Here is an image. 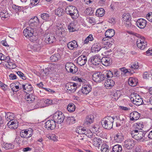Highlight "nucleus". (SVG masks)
<instances>
[{
	"mask_svg": "<svg viewBox=\"0 0 152 152\" xmlns=\"http://www.w3.org/2000/svg\"><path fill=\"white\" fill-rule=\"evenodd\" d=\"M112 75L109 70H104L102 72L96 71L93 74L92 79L95 82L100 83L107 78H111Z\"/></svg>",
	"mask_w": 152,
	"mask_h": 152,
	"instance_id": "1",
	"label": "nucleus"
},
{
	"mask_svg": "<svg viewBox=\"0 0 152 152\" xmlns=\"http://www.w3.org/2000/svg\"><path fill=\"white\" fill-rule=\"evenodd\" d=\"M114 120V117L107 116L103 118L101 121L102 127L106 129H110L113 128Z\"/></svg>",
	"mask_w": 152,
	"mask_h": 152,
	"instance_id": "2",
	"label": "nucleus"
},
{
	"mask_svg": "<svg viewBox=\"0 0 152 152\" xmlns=\"http://www.w3.org/2000/svg\"><path fill=\"white\" fill-rule=\"evenodd\" d=\"M66 13L69 15L73 19H76L79 15V13L77 8L72 6H68L65 9Z\"/></svg>",
	"mask_w": 152,
	"mask_h": 152,
	"instance_id": "3",
	"label": "nucleus"
},
{
	"mask_svg": "<svg viewBox=\"0 0 152 152\" xmlns=\"http://www.w3.org/2000/svg\"><path fill=\"white\" fill-rule=\"evenodd\" d=\"M136 44L137 47L140 49L143 50L147 46V42L145 37L140 36L137 39Z\"/></svg>",
	"mask_w": 152,
	"mask_h": 152,
	"instance_id": "4",
	"label": "nucleus"
},
{
	"mask_svg": "<svg viewBox=\"0 0 152 152\" xmlns=\"http://www.w3.org/2000/svg\"><path fill=\"white\" fill-rule=\"evenodd\" d=\"M101 60L100 57L96 55L91 57L88 61V63L91 66H97L100 64Z\"/></svg>",
	"mask_w": 152,
	"mask_h": 152,
	"instance_id": "5",
	"label": "nucleus"
},
{
	"mask_svg": "<svg viewBox=\"0 0 152 152\" xmlns=\"http://www.w3.org/2000/svg\"><path fill=\"white\" fill-rule=\"evenodd\" d=\"M53 119L56 123L60 124L63 122L64 119V114L61 111L57 112L54 114Z\"/></svg>",
	"mask_w": 152,
	"mask_h": 152,
	"instance_id": "6",
	"label": "nucleus"
},
{
	"mask_svg": "<svg viewBox=\"0 0 152 152\" xmlns=\"http://www.w3.org/2000/svg\"><path fill=\"white\" fill-rule=\"evenodd\" d=\"M114 118L116 121V126L117 127L124 126L126 121V117L123 115L115 116Z\"/></svg>",
	"mask_w": 152,
	"mask_h": 152,
	"instance_id": "7",
	"label": "nucleus"
},
{
	"mask_svg": "<svg viewBox=\"0 0 152 152\" xmlns=\"http://www.w3.org/2000/svg\"><path fill=\"white\" fill-rule=\"evenodd\" d=\"M133 95L134 96L130 98V100L133 103L138 106L142 104L143 100L140 95L136 93L134 94Z\"/></svg>",
	"mask_w": 152,
	"mask_h": 152,
	"instance_id": "8",
	"label": "nucleus"
},
{
	"mask_svg": "<svg viewBox=\"0 0 152 152\" xmlns=\"http://www.w3.org/2000/svg\"><path fill=\"white\" fill-rule=\"evenodd\" d=\"M28 24L30 27H32L35 29H37V28L39 24V20L36 16H34L31 18L28 22Z\"/></svg>",
	"mask_w": 152,
	"mask_h": 152,
	"instance_id": "9",
	"label": "nucleus"
},
{
	"mask_svg": "<svg viewBox=\"0 0 152 152\" xmlns=\"http://www.w3.org/2000/svg\"><path fill=\"white\" fill-rule=\"evenodd\" d=\"M65 68L68 72L72 73H75L78 70L77 68L73 63L71 62L66 63Z\"/></svg>",
	"mask_w": 152,
	"mask_h": 152,
	"instance_id": "10",
	"label": "nucleus"
},
{
	"mask_svg": "<svg viewBox=\"0 0 152 152\" xmlns=\"http://www.w3.org/2000/svg\"><path fill=\"white\" fill-rule=\"evenodd\" d=\"M56 122L53 119L48 120L45 123V127L48 130H53L56 127Z\"/></svg>",
	"mask_w": 152,
	"mask_h": 152,
	"instance_id": "11",
	"label": "nucleus"
},
{
	"mask_svg": "<svg viewBox=\"0 0 152 152\" xmlns=\"http://www.w3.org/2000/svg\"><path fill=\"white\" fill-rule=\"evenodd\" d=\"M44 37V41L47 44L52 43L56 41V38L54 36L50 33L45 34Z\"/></svg>",
	"mask_w": 152,
	"mask_h": 152,
	"instance_id": "12",
	"label": "nucleus"
},
{
	"mask_svg": "<svg viewBox=\"0 0 152 152\" xmlns=\"http://www.w3.org/2000/svg\"><path fill=\"white\" fill-rule=\"evenodd\" d=\"M36 29L32 27H28L25 29L23 31L24 35L26 37H31V35H33L35 34V31Z\"/></svg>",
	"mask_w": 152,
	"mask_h": 152,
	"instance_id": "13",
	"label": "nucleus"
},
{
	"mask_svg": "<svg viewBox=\"0 0 152 152\" xmlns=\"http://www.w3.org/2000/svg\"><path fill=\"white\" fill-rule=\"evenodd\" d=\"M91 86L90 84H85L83 86L81 90H79L78 93L80 94L82 93L84 94H87L91 91Z\"/></svg>",
	"mask_w": 152,
	"mask_h": 152,
	"instance_id": "14",
	"label": "nucleus"
},
{
	"mask_svg": "<svg viewBox=\"0 0 152 152\" xmlns=\"http://www.w3.org/2000/svg\"><path fill=\"white\" fill-rule=\"evenodd\" d=\"M147 21L142 18H140L137 19L136 22V26L140 29H143L146 26Z\"/></svg>",
	"mask_w": 152,
	"mask_h": 152,
	"instance_id": "15",
	"label": "nucleus"
},
{
	"mask_svg": "<svg viewBox=\"0 0 152 152\" xmlns=\"http://www.w3.org/2000/svg\"><path fill=\"white\" fill-rule=\"evenodd\" d=\"M147 132H142L141 131H139L138 133L137 134V136L135 137V139L137 140H139L140 141L143 142L146 139V134Z\"/></svg>",
	"mask_w": 152,
	"mask_h": 152,
	"instance_id": "16",
	"label": "nucleus"
},
{
	"mask_svg": "<svg viewBox=\"0 0 152 152\" xmlns=\"http://www.w3.org/2000/svg\"><path fill=\"white\" fill-rule=\"evenodd\" d=\"M135 142L132 139H128L124 142V147L128 149L132 148L135 145Z\"/></svg>",
	"mask_w": 152,
	"mask_h": 152,
	"instance_id": "17",
	"label": "nucleus"
},
{
	"mask_svg": "<svg viewBox=\"0 0 152 152\" xmlns=\"http://www.w3.org/2000/svg\"><path fill=\"white\" fill-rule=\"evenodd\" d=\"M65 88L67 90L74 92L77 88V84L73 82L68 83L66 84Z\"/></svg>",
	"mask_w": 152,
	"mask_h": 152,
	"instance_id": "18",
	"label": "nucleus"
},
{
	"mask_svg": "<svg viewBox=\"0 0 152 152\" xmlns=\"http://www.w3.org/2000/svg\"><path fill=\"white\" fill-rule=\"evenodd\" d=\"M87 61V57L85 55H81L77 59V63L80 66L84 65Z\"/></svg>",
	"mask_w": 152,
	"mask_h": 152,
	"instance_id": "19",
	"label": "nucleus"
},
{
	"mask_svg": "<svg viewBox=\"0 0 152 152\" xmlns=\"http://www.w3.org/2000/svg\"><path fill=\"white\" fill-rule=\"evenodd\" d=\"M100 62L103 65L108 66L112 64V60L111 58L106 56L102 57Z\"/></svg>",
	"mask_w": 152,
	"mask_h": 152,
	"instance_id": "20",
	"label": "nucleus"
},
{
	"mask_svg": "<svg viewBox=\"0 0 152 152\" xmlns=\"http://www.w3.org/2000/svg\"><path fill=\"white\" fill-rule=\"evenodd\" d=\"M0 16L2 19V18L4 19L9 17V15L5 8L0 7Z\"/></svg>",
	"mask_w": 152,
	"mask_h": 152,
	"instance_id": "21",
	"label": "nucleus"
},
{
	"mask_svg": "<svg viewBox=\"0 0 152 152\" xmlns=\"http://www.w3.org/2000/svg\"><path fill=\"white\" fill-rule=\"evenodd\" d=\"M140 114L136 111L131 113L130 114V120L131 121H136L140 118Z\"/></svg>",
	"mask_w": 152,
	"mask_h": 152,
	"instance_id": "22",
	"label": "nucleus"
},
{
	"mask_svg": "<svg viewBox=\"0 0 152 152\" xmlns=\"http://www.w3.org/2000/svg\"><path fill=\"white\" fill-rule=\"evenodd\" d=\"M115 34V31L113 29H110L107 30L105 32V35L106 38H109L111 40V42L112 41H114L113 39L111 38L113 37Z\"/></svg>",
	"mask_w": 152,
	"mask_h": 152,
	"instance_id": "23",
	"label": "nucleus"
},
{
	"mask_svg": "<svg viewBox=\"0 0 152 152\" xmlns=\"http://www.w3.org/2000/svg\"><path fill=\"white\" fill-rule=\"evenodd\" d=\"M101 44L99 43L96 42L94 43L92 46L91 50L92 52H98L102 48Z\"/></svg>",
	"mask_w": 152,
	"mask_h": 152,
	"instance_id": "24",
	"label": "nucleus"
},
{
	"mask_svg": "<svg viewBox=\"0 0 152 152\" xmlns=\"http://www.w3.org/2000/svg\"><path fill=\"white\" fill-rule=\"evenodd\" d=\"M7 125L9 128L13 129H17L18 126V122L16 120L14 121H9L7 123Z\"/></svg>",
	"mask_w": 152,
	"mask_h": 152,
	"instance_id": "25",
	"label": "nucleus"
},
{
	"mask_svg": "<svg viewBox=\"0 0 152 152\" xmlns=\"http://www.w3.org/2000/svg\"><path fill=\"white\" fill-rule=\"evenodd\" d=\"M124 139V137L121 133H118L115 134L114 137V140L117 142H121Z\"/></svg>",
	"mask_w": 152,
	"mask_h": 152,
	"instance_id": "26",
	"label": "nucleus"
},
{
	"mask_svg": "<svg viewBox=\"0 0 152 152\" xmlns=\"http://www.w3.org/2000/svg\"><path fill=\"white\" fill-rule=\"evenodd\" d=\"M94 117L92 115H89L87 116L84 121V124L86 125H88L91 124L93 122Z\"/></svg>",
	"mask_w": 152,
	"mask_h": 152,
	"instance_id": "27",
	"label": "nucleus"
},
{
	"mask_svg": "<svg viewBox=\"0 0 152 152\" xmlns=\"http://www.w3.org/2000/svg\"><path fill=\"white\" fill-rule=\"evenodd\" d=\"M110 78H107L105 80V81L104 83L105 86L107 87H111L114 85L115 82L114 81L110 79Z\"/></svg>",
	"mask_w": 152,
	"mask_h": 152,
	"instance_id": "28",
	"label": "nucleus"
},
{
	"mask_svg": "<svg viewBox=\"0 0 152 152\" xmlns=\"http://www.w3.org/2000/svg\"><path fill=\"white\" fill-rule=\"evenodd\" d=\"M68 48L70 50H73L74 48H77L78 47L76 41L74 40L69 42L67 44Z\"/></svg>",
	"mask_w": 152,
	"mask_h": 152,
	"instance_id": "29",
	"label": "nucleus"
},
{
	"mask_svg": "<svg viewBox=\"0 0 152 152\" xmlns=\"http://www.w3.org/2000/svg\"><path fill=\"white\" fill-rule=\"evenodd\" d=\"M123 73H121V75L125 76L127 73L132 74L135 72V71H133L132 70L130 69H127L125 67H123L119 69Z\"/></svg>",
	"mask_w": 152,
	"mask_h": 152,
	"instance_id": "30",
	"label": "nucleus"
},
{
	"mask_svg": "<svg viewBox=\"0 0 152 152\" xmlns=\"http://www.w3.org/2000/svg\"><path fill=\"white\" fill-rule=\"evenodd\" d=\"M128 83L130 86H135L138 83L137 79L135 77H130L128 80Z\"/></svg>",
	"mask_w": 152,
	"mask_h": 152,
	"instance_id": "31",
	"label": "nucleus"
},
{
	"mask_svg": "<svg viewBox=\"0 0 152 152\" xmlns=\"http://www.w3.org/2000/svg\"><path fill=\"white\" fill-rule=\"evenodd\" d=\"M30 46L31 49L34 51L39 52L40 51L41 49L40 45L37 42L33 45H30Z\"/></svg>",
	"mask_w": 152,
	"mask_h": 152,
	"instance_id": "32",
	"label": "nucleus"
},
{
	"mask_svg": "<svg viewBox=\"0 0 152 152\" xmlns=\"http://www.w3.org/2000/svg\"><path fill=\"white\" fill-rule=\"evenodd\" d=\"M102 140L99 138L95 137L93 139V143L94 145L96 147H99Z\"/></svg>",
	"mask_w": 152,
	"mask_h": 152,
	"instance_id": "33",
	"label": "nucleus"
},
{
	"mask_svg": "<svg viewBox=\"0 0 152 152\" xmlns=\"http://www.w3.org/2000/svg\"><path fill=\"white\" fill-rule=\"evenodd\" d=\"M22 86L23 90H26L27 91H31L33 90L32 86L29 83L23 84L22 85Z\"/></svg>",
	"mask_w": 152,
	"mask_h": 152,
	"instance_id": "34",
	"label": "nucleus"
},
{
	"mask_svg": "<svg viewBox=\"0 0 152 152\" xmlns=\"http://www.w3.org/2000/svg\"><path fill=\"white\" fill-rule=\"evenodd\" d=\"M55 14L59 17L64 15L65 13V11L62 8L58 7L55 10Z\"/></svg>",
	"mask_w": 152,
	"mask_h": 152,
	"instance_id": "35",
	"label": "nucleus"
},
{
	"mask_svg": "<svg viewBox=\"0 0 152 152\" xmlns=\"http://www.w3.org/2000/svg\"><path fill=\"white\" fill-rule=\"evenodd\" d=\"M76 26L74 22L70 23L68 26V28L70 32H73L76 31Z\"/></svg>",
	"mask_w": 152,
	"mask_h": 152,
	"instance_id": "36",
	"label": "nucleus"
},
{
	"mask_svg": "<svg viewBox=\"0 0 152 152\" xmlns=\"http://www.w3.org/2000/svg\"><path fill=\"white\" fill-rule=\"evenodd\" d=\"M61 58V56L58 53L54 54L50 57V60L52 62H56L59 60Z\"/></svg>",
	"mask_w": 152,
	"mask_h": 152,
	"instance_id": "37",
	"label": "nucleus"
},
{
	"mask_svg": "<svg viewBox=\"0 0 152 152\" xmlns=\"http://www.w3.org/2000/svg\"><path fill=\"white\" fill-rule=\"evenodd\" d=\"M14 114L8 112L6 113L5 117L8 121L10 120V121H12L14 119Z\"/></svg>",
	"mask_w": 152,
	"mask_h": 152,
	"instance_id": "38",
	"label": "nucleus"
},
{
	"mask_svg": "<svg viewBox=\"0 0 152 152\" xmlns=\"http://www.w3.org/2000/svg\"><path fill=\"white\" fill-rule=\"evenodd\" d=\"M143 126L144 125L142 122L140 123H134L133 125L134 129H137L139 131L142 130V129L143 128Z\"/></svg>",
	"mask_w": 152,
	"mask_h": 152,
	"instance_id": "39",
	"label": "nucleus"
},
{
	"mask_svg": "<svg viewBox=\"0 0 152 152\" xmlns=\"http://www.w3.org/2000/svg\"><path fill=\"white\" fill-rule=\"evenodd\" d=\"M64 28L62 27L61 28L59 27L56 31V34L58 35V36L60 37H63L64 33Z\"/></svg>",
	"mask_w": 152,
	"mask_h": 152,
	"instance_id": "40",
	"label": "nucleus"
},
{
	"mask_svg": "<svg viewBox=\"0 0 152 152\" xmlns=\"http://www.w3.org/2000/svg\"><path fill=\"white\" fill-rule=\"evenodd\" d=\"M122 150L121 145L117 144L113 146L112 149V152H121Z\"/></svg>",
	"mask_w": 152,
	"mask_h": 152,
	"instance_id": "41",
	"label": "nucleus"
},
{
	"mask_svg": "<svg viewBox=\"0 0 152 152\" xmlns=\"http://www.w3.org/2000/svg\"><path fill=\"white\" fill-rule=\"evenodd\" d=\"M27 96L25 99L28 103L32 102L35 99V96L33 95L32 94H29L28 95L27 94Z\"/></svg>",
	"mask_w": 152,
	"mask_h": 152,
	"instance_id": "42",
	"label": "nucleus"
},
{
	"mask_svg": "<svg viewBox=\"0 0 152 152\" xmlns=\"http://www.w3.org/2000/svg\"><path fill=\"white\" fill-rule=\"evenodd\" d=\"M67 109L70 112L74 111L75 109V106L73 103L69 104L67 106Z\"/></svg>",
	"mask_w": 152,
	"mask_h": 152,
	"instance_id": "43",
	"label": "nucleus"
},
{
	"mask_svg": "<svg viewBox=\"0 0 152 152\" xmlns=\"http://www.w3.org/2000/svg\"><path fill=\"white\" fill-rule=\"evenodd\" d=\"M40 16L42 19L45 21H48L50 20V15L48 13H43L41 14Z\"/></svg>",
	"mask_w": 152,
	"mask_h": 152,
	"instance_id": "44",
	"label": "nucleus"
},
{
	"mask_svg": "<svg viewBox=\"0 0 152 152\" xmlns=\"http://www.w3.org/2000/svg\"><path fill=\"white\" fill-rule=\"evenodd\" d=\"M66 121L68 124H73L75 122V119L73 117H67Z\"/></svg>",
	"mask_w": 152,
	"mask_h": 152,
	"instance_id": "45",
	"label": "nucleus"
},
{
	"mask_svg": "<svg viewBox=\"0 0 152 152\" xmlns=\"http://www.w3.org/2000/svg\"><path fill=\"white\" fill-rule=\"evenodd\" d=\"M105 13V10L102 8H100L97 10L96 12V15L98 16L102 17L103 16Z\"/></svg>",
	"mask_w": 152,
	"mask_h": 152,
	"instance_id": "46",
	"label": "nucleus"
},
{
	"mask_svg": "<svg viewBox=\"0 0 152 152\" xmlns=\"http://www.w3.org/2000/svg\"><path fill=\"white\" fill-rule=\"evenodd\" d=\"M131 16L129 13H124L122 15V17L123 20L124 21H127L128 20H131Z\"/></svg>",
	"mask_w": 152,
	"mask_h": 152,
	"instance_id": "47",
	"label": "nucleus"
},
{
	"mask_svg": "<svg viewBox=\"0 0 152 152\" xmlns=\"http://www.w3.org/2000/svg\"><path fill=\"white\" fill-rule=\"evenodd\" d=\"M12 8L16 11L20 12L23 11L24 10V7H23L15 5H13L12 6Z\"/></svg>",
	"mask_w": 152,
	"mask_h": 152,
	"instance_id": "48",
	"label": "nucleus"
},
{
	"mask_svg": "<svg viewBox=\"0 0 152 152\" xmlns=\"http://www.w3.org/2000/svg\"><path fill=\"white\" fill-rule=\"evenodd\" d=\"M101 151L102 152H109V146L107 144H103L101 146Z\"/></svg>",
	"mask_w": 152,
	"mask_h": 152,
	"instance_id": "49",
	"label": "nucleus"
},
{
	"mask_svg": "<svg viewBox=\"0 0 152 152\" xmlns=\"http://www.w3.org/2000/svg\"><path fill=\"white\" fill-rule=\"evenodd\" d=\"M10 87L13 92H16L18 91V90H16V89H21L22 88L21 87H20V88L19 86L15 85L14 84L12 83L10 84Z\"/></svg>",
	"mask_w": 152,
	"mask_h": 152,
	"instance_id": "50",
	"label": "nucleus"
},
{
	"mask_svg": "<svg viewBox=\"0 0 152 152\" xmlns=\"http://www.w3.org/2000/svg\"><path fill=\"white\" fill-rule=\"evenodd\" d=\"M139 67L138 62L136 61L134 62L132 65H131L130 66V68L129 69L132 70L133 71H134V70L138 69Z\"/></svg>",
	"mask_w": 152,
	"mask_h": 152,
	"instance_id": "51",
	"label": "nucleus"
},
{
	"mask_svg": "<svg viewBox=\"0 0 152 152\" xmlns=\"http://www.w3.org/2000/svg\"><path fill=\"white\" fill-rule=\"evenodd\" d=\"M29 129H26V138L29 139L30 137H31L33 134L32 132L33 131L32 129L31 128Z\"/></svg>",
	"mask_w": 152,
	"mask_h": 152,
	"instance_id": "52",
	"label": "nucleus"
},
{
	"mask_svg": "<svg viewBox=\"0 0 152 152\" xmlns=\"http://www.w3.org/2000/svg\"><path fill=\"white\" fill-rule=\"evenodd\" d=\"M3 147L6 149H10L14 148V145L11 143H6L3 145Z\"/></svg>",
	"mask_w": 152,
	"mask_h": 152,
	"instance_id": "53",
	"label": "nucleus"
},
{
	"mask_svg": "<svg viewBox=\"0 0 152 152\" xmlns=\"http://www.w3.org/2000/svg\"><path fill=\"white\" fill-rule=\"evenodd\" d=\"M29 38V40L32 42H34V41H36L38 38V36L35 35V34L33 35H31V37H28Z\"/></svg>",
	"mask_w": 152,
	"mask_h": 152,
	"instance_id": "54",
	"label": "nucleus"
},
{
	"mask_svg": "<svg viewBox=\"0 0 152 152\" xmlns=\"http://www.w3.org/2000/svg\"><path fill=\"white\" fill-rule=\"evenodd\" d=\"M113 74V76H113L114 77H118L120 76V72L119 71L117 70H114L113 72L111 71Z\"/></svg>",
	"mask_w": 152,
	"mask_h": 152,
	"instance_id": "55",
	"label": "nucleus"
},
{
	"mask_svg": "<svg viewBox=\"0 0 152 152\" xmlns=\"http://www.w3.org/2000/svg\"><path fill=\"white\" fill-rule=\"evenodd\" d=\"M44 103L45 104V106H47L53 104V101L52 100L47 99L44 101Z\"/></svg>",
	"mask_w": 152,
	"mask_h": 152,
	"instance_id": "56",
	"label": "nucleus"
},
{
	"mask_svg": "<svg viewBox=\"0 0 152 152\" xmlns=\"http://www.w3.org/2000/svg\"><path fill=\"white\" fill-rule=\"evenodd\" d=\"M39 2V0H30V4L31 6H36Z\"/></svg>",
	"mask_w": 152,
	"mask_h": 152,
	"instance_id": "57",
	"label": "nucleus"
},
{
	"mask_svg": "<svg viewBox=\"0 0 152 152\" xmlns=\"http://www.w3.org/2000/svg\"><path fill=\"white\" fill-rule=\"evenodd\" d=\"M119 91H115L113 92V96H114V99H118L120 97V95L118 94Z\"/></svg>",
	"mask_w": 152,
	"mask_h": 152,
	"instance_id": "58",
	"label": "nucleus"
},
{
	"mask_svg": "<svg viewBox=\"0 0 152 152\" xmlns=\"http://www.w3.org/2000/svg\"><path fill=\"white\" fill-rule=\"evenodd\" d=\"M26 129L22 130L20 133V136L22 137L26 138Z\"/></svg>",
	"mask_w": 152,
	"mask_h": 152,
	"instance_id": "59",
	"label": "nucleus"
},
{
	"mask_svg": "<svg viewBox=\"0 0 152 152\" xmlns=\"http://www.w3.org/2000/svg\"><path fill=\"white\" fill-rule=\"evenodd\" d=\"M99 126L98 125L96 124L92 126V131L94 132H96L99 130Z\"/></svg>",
	"mask_w": 152,
	"mask_h": 152,
	"instance_id": "60",
	"label": "nucleus"
},
{
	"mask_svg": "<svg viewBox=\"0 0 152 152\" xmlns=\"http://www.w3.org/2000/svg\"><path fill=\"white\" fill-rule=\"evenodd\" d=\"M16 73L20 77H22V79L24 80L26 79V77L24 76V74L21 72L18 71L16 72Z\"/></svg>",
	"mask_w": 152,
	"mask_h": 152,
	"instance_id": "61",
	"label": "nucleus"
},
{
	"mask_svg": "<svg viewBox=\"0 0 152 152\" xmlns=\"http://www.w3.org/2000/svg\"><path fill=\"white\" fill-rule=\"evenodd\" d=\"M131 20H127V21H125V22L124 23L125 26L128 28H130L132 25V24L131 22Z\"/></svg>",
	"mask_w": 152,
	"mask_h": 152,
	"instance_id": "62",
	"label": "nucleus"
},
{
	"mask_svg": "<svg viewBox=\"0 0 152 152\" xmlns=\"http://www.w3.org/2000/svg\"><path fill=\"white\" fill-rule=\"evenodd\" d=\"M89 132H82V133L85 134L88 137H92L93 134L92 133L91 131H89Z\"/></svg>",
	"mask_w": 152,
	"mask_h": 152,
	"instance_id": "63",
	"label": "nucleus"
},
{
	"mask_svg": "<svg viewBox=\"0 0 152 152\" xmlns=\"http://www.w3.org/2000/svg\"><path fill=\"white\" fill-rule=\"evenodd\" d=\"M73 80L75 81H76L79 82H84L85 81V79H82L81 78H79L77 77H73Z\"/></svg>",
	"mask_w": 152,
	"mask_h": 152,
	"instance_id": "64",
	"label": "nucleus"
}]
</instances>
